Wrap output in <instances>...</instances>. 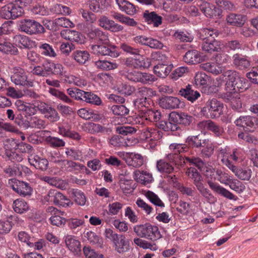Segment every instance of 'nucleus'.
Wrapping results in <instances>:
<instances>
[{"mask_svg": "<svg viewBox=\"0 0 258 258\" xmlns=\"http://www.w3.org/2000/svg\"><path fill=\"white\" fill-rule=\"evenodd\" d=\"M186 173L192 180L193 183L202 196L208 200L214 198V196L210 190L205 187L203 183V178L201 174L195 168H188L186 171Z\"/></svg>", "mask_w": 258, "mask_h": 258, "instance_id": "1", "label": "nucleus"}, {"mask_svg": "<svg viewBox=\"0 0 258 258\" xmlns=\"http://www.w3.org/2000/svg\"><path fill=\"white\" fill-rule=\"evenodd\" d=\"M19 30L28 35H39L45 32L44 27L38 22L31 19L21 20L18 24Z\"/></svg>", "mask_w": 258, "mask_h": 258, "instance_id": "2", "label": "nucleus"}, {"mask_svg": "<svg viewBox=\"0 0 258 258\" xmlns=\"http://www.w3.org/2000/svg\"><path fill=\"white\" fill-rule=\"evenodd\" d=\"M134 231L138 236L153 241L161 237L158 227L149 223L136 226L134 227Z\"/></svg>", "mask_w": 258, "mask_h": 258, "instance_id": "3", "label": "nucleus"}, {"mask_svg": "<svg viewBox=\"0 0 258 258\" xmlns=\"http://www.w3.org/2000/svg\"><path fill=\"white\" fill-rule=\"evenodd\" d=\"M224 104L217 99L209 100L201 109V112L207 118H215L223 114Z\"/></svg>", "mask_w": 258, "mask_h": 258, "instance_id": "4", "label": "nucleus"}, {"mask_svg": "<svg viewBox=\"0 0 258 258\" xmlns=\"http://www.w3.org/2000/svg\"><path fill=\"white\" fill-rule=\"evenodd\" d=\"M8 185L17 194L22 197H29L33 192V188L29 183L16 178L10 179Z\"/></svg>", "mask_w": 258, "mask_h": 258, "instance_id": "5", "label": "nucleus"}, {"mask_svg": "<svg viewBox=\"0 0 258 258\" xmlns=\"http://www.w3.org/2000/svg\"><path fill=\"white\" fill-rule=\"evenodd\" d=\"M11 80L17 85L28 87L33 86V81L28 79L25 71L19 66L14 68L13 75L11 76Z\"/></svg>", "mask_w": 258, "mask_h": 258, "instance_id": "6", "label": "nucleus"}, {"mask_svg": "<svg viewBox=\"0 0 258 258\" xmlns=\"http://www.w3.org/2000/svg\"><path fill=\"white\" fill-rule=\"evenodd\" d=\"M23 13V9L18 4L10 3L2 7L1 15L7 20L15 19L22 16Z\"/></svg>", "mask_w": 258, "mask_h": 258, "instance_id": "7", "label": "nucleus"}, {"mask_svg": "<svg viewBox=\"0 0 258 258\" xmlns=\"http://www.w3.org/2000/svg\"><path fill=\"white\" fill-rule=\"evenodd\" d=\"M45 200L49 202H52L56 205L63 207L68 206L70 200L61 192L55 189H50L45 197Z\"/></svg>", "mask_w": 258, "mask_h": 258, "instance_id": "8", "label": "nucleus"}, {"mask_svg": "<svg viewBox=\"0 0 258 258\" xmlns=\"http://www.w3.org/2000/svg\"><path fill=\"white\" fill-rule=\"evenodd\" d=\"M218 156L221 158L223 164L229 168L233 165L232 160L236 162L238 160L236 152L234 151L231 154L230 149L227 146L219 149Z\"/></svg>", "mask_w": 258, "mask_h": 258, "instance_id": "9", "label": "nucleus"}, {"mask_svg": "<svg viewBox=\"0 0 258 258\" xmlns=\"http://www.w3.org/2000/svg\"><path fill=\"white\" fill-rule=\"evenodd\" d=\"M92 52L97 55H109L111 57H116L119 53L114 50L116 46L113 45L112 48L113 50L106 47L105 45H90L89 46Z\"/></svg>", "mask_w": 258, "mask_h": 258, "instance_id": "10", "label": "nucleus"}, {"mask_svg": "<svg viewBox=\"0 0 258 258\" xmlns=\"http://www.w3.org/2000/svg\"><path fill=\"white\" fill-rule=\"evenodd\" d=\"M200 9L204 15L209 18H214L220 17L221 10L214 5L204 2L200 5Z\"/></svg>", "mask_w": 258, "mask_h": 258, "instance_id": "11", "label": "nucleus"}, {"mask_svg": "<svg viewBox=\"0 0 258 258\" xmlns=\"http://www.w3.org/2000/svg\"><path fill=\"white\" fill-rule=\"evenodd\" d=\"M185 62L190 64H197L207 60V57L202 55L196 50H191L187 51L183 57Z\"/></svg>", "mask_w": 258, "mask_h": 258, "instance_id": "12", "label": "nucleus"}, {"mask_svg": "<svg viewBox=\"0 0 258 258\" xmlns=\"http://www.w3.org/2000/svg\"><path fill=\"white\" fill-rule=\"evenodd\" d=\"M98 22L99 26L111 32H117L123 29V26L115 23L113 20H109L105 16H101Z\"/></svg>", "mask_w": 258, "mask_h": 258, "instance_id": "13", "label": "nucleus"}, {"mask_svg": "<svg viewBox=\"0 0 258 258\" xmlns=\"http://www.w3.org/2000/svg\"><path fill=\"white\" fill-rule=\"evenodd\" d=\"M61 36L66 40L83 44L85 42L84 37L78 31L70 29H63L60 32Z\"/></svg>", "mask_w": 258, "mask_h": 258, "instance_id": "14", "label": "nucleus"}, {"mask_svg": "<svg viewBox=\"0 0 258 258\" xmlns=\"http://www.w3.org/2000/svg\"><path fill=\"white\" fill-rule=\"evenodd\" d=\"M142 136L146 140L158 141L162 138L163 133L156 127H147L143 130Z\"/></svg>", "mask_w": 258, "mask_h": 258, "instance_id": "15", "label": "nucleus"}, {"mask_svg": "<svg viewBox=\"0 0 258 258\" xmlns=\"http://www.w3.org/2000/svg\"><path fill=\"white\" fill-rule=\"evenodd\" d=\"M64 240L66 247L75 254L81 251V243L76 236L67 235L64 236Z\"/></svg>", "mask_w": 258, "mask_h": 258, "instance_id": "16", "label": "nucleus"}, {"mask_svg": "<svg viewBox=\"0 0 258 258\" xmlns=\"http://www.w3.org/2000/svg\"><path fill=\"white\" fill-rule=\"evenodd\" d=\"M143 17L145 22L149 25L152 24L155 27H158L162 23V17L158 15L155 12L146 10L143 13Z\"/></svg>", "mask_w": 258, "mask_h": 258, "instance_id": "17", "label": "nucleus"}, {"mask_svg": "<svg viewBox=\"0 0 258 258\" xmlns=\"http://www.w3.org/2000/svg\"><path fill=\"white\" fill-rule=\"evenodd\" d=\"M207 183L210 188L215 192L229 200L235 199V196L230 191L222 187L216 182H213L211 180H208Z\"/></svg>", "mask_w": 258, "mask_h": 258, "instance_id": "18", "label": "nucleus"}, {"mask_svg": "<svg viewBox=\"0 0 258 258\" xmlns=\"http://www.w3.org/2000/svg\"><path fill=\"white\" fill-rule=\"evenodd\" d=\"M224 98L226 102L230 103V106L233 110L239 111L242 108V100L239 94L237 93L225 94Z\"/></svg>", "mask_w": 258, "mask_h": 258, "instance_id": "19", "label": "nucleus"}, {"mask_svg": "<svg viewBox=\"0 0 258 258\" xmlns=\"http://www.w3.org/2000/svg\"><path fill=\"white\" fill-rule=\"evenodd\" d=\"M159 104L163 108L172 109L179 108L180 101L177 97L165 96L160 99Z\"/></svg>", "mask_w": 258, "mask_h": 258, "instance_id": "20", "label": "nucleus"}, {"mask_svg": "<svg viewBox=\"0 0 258 258\" xmlns=\"http://www.w3.org/2000/svg\"><path fill=\"white\" fill-rule=\"evenodd\" d=\"M84 131L93 135L104 133L108 132V128L98 123L87 122L82 125Z\"/></svg>", "mask_w": 258, "mask_h": 258, "instance_id": "21", "label": "nucleus"}, {"mask_svg": "<svg viewBox=\"0 0 258 258\" xmlns=\"http://www.w3.org/2000/svg\"><path fill=\"white\" fill-rule=\"evenodd\" d=\"M255 118L249 115L240 116L235 121L237 126L242 127L245 130L251 131L254 126Z\"/></svg>", "mask_w": 258, "mask_h": 258, "instance_id": "22", "label": "nucleus"}, {"mask_svg": "<svg viewBox=\"0 0 258 258\" xmlns=\"http://www.w3.org/2000/svg\"><path fill=\"white\" fill-rule=\"evenodd\" d=\"M235 75L236 71L232 70H227L224 72L223 75L227 77V80L225 84V90L227 91L226 94H233L237 91L234 84Z\"/></svg>", "mask_w": 258, "mask_h": 258, "instance_id": "23", "label": "nucleus"}, {"mask_svg": "<svg viewBox=\"0 0 258 258\" xmlns=\"http://www.w3.org/2000/svg\"><path fill=\"white\" fill-rule=\"evenodd\" d=\"M28 161L36 168L45 171L47 169L48 161L44 158H41L38 155L31 154L28 156Z\"/></svg>", "mask_w": 258, "mask_h": 258, "instance_id": "24", "label": "nucleus"}, {"mask_svg": "<svg viewBox=\"0 0 258 258\" xmlns=\"http://www.w3.org/2000/svg\"><path fill=\"white\" fill-rule=\"evenodd\" d=\"M169 120L173 121V122L187 125L190 123L192 117L185 113H179L173 112L169 115Z\"/></svg>", "mask_w": 258, "mask_h": 258, "instance_id": "25", "label": "nucleus"}, {"mask_svg": "<svg viewBox=\"0 0 258 258\" xmlns=\"http://www.w3.org/2000/svg\"><path fill=\"white\" fill-rule=\"evenodd\" d=\"M245 16L243 15L230 13L226 16V21L229 25L240 27L245 23Z\"/></svg>", "mask_w": 258, "mask_h": 258, "instance_id": "26", "label": "nucleus"}, {"mask_svg": "<svg viewBox=\"0 0 258 258\" xmlns=\"http://www.w3.org/2000/svg\"><path fill=\"white\" fill-rule=\"evenodd\" d=\"M202 49L203 51L208 52L213 51H219L221 49L220 42L214 39L203 38V42L202 44Z\"/></svg>", "mask_w": 258, "mask_h": 258, "instance_id": "27", "label": "nucleus"}, {"mask_svg": "<svg viewBox=\"0 0 258 258\" xmlns=\"http://www.w3.org/2000/svg\"><path fill=\"white\" fill-rule=\"evenodd\" d=\"M179 94L191 102H194L201 96L197 91L192 89L190 85H187L185 88H181L179 91Z\"/></svg>", "mask_w": 258, "mask_h": 258, "instance_id": "28", "label": "nucleus"}, {"mask_svg": "<svg viewBox=\"0 0 258 258\" xmlns=\"http://www.w3.org/2000/svg\"><path fill=\"white\" fill-rule=\"evenodd\" d=\"M133 177L136 181L144 185L151 183L153 179L151 173L140 170L134 172Z\"/></svg>", "mask_w": 258, "mask_h": 258, "instance_id": "29", "label": "nucleus"}, {"mask_svg": "<svg viewBox=\"0 0 258 258\" xmlns=\"http://www.w3.org/2000/svg\"><path fill=\"white\" fill-rule=\"evenodd\" d=\"M125 161L129 166L137 168L141 167L144 163L143 157L139 154L127 153Z\"/></svg>", "mask_w": 258, "mask_h": 258, "instance_id": "30", "label": "nucleus"}, {"mask_svg": "<svg viewBox=\"0 0 258 258\" xmlns=\"http://www.w3.org/2000/svg\"><path fill=\"white\" fill-rule=\"evenodd\" d=\"M119 9L128 15H134L137 12L136 6L126 0H115Z\"/></svg>", "mask_w": 258, "mask_h": 258, "instance_id": "31", "label": "nucleus"}, {"mask_svg": "<svg viewBox=\"0 0 258 258\" xmlns=\"http://www.w3.org/2000/svg\"><path fill=\"white\" fill-rule=\"evenodd\" d=\"M113 243L115 245V249L120 253L129 250V242L123 235H119Z\"/></svg>", "mask_w": 258, "mask_h": 258, "instance_id": "32", "label": "nucleus"}, {"mask_svg": "<svg viewBox=\"0 0 258 258\" xmlns=\"http://www.w3.org/2000/svg\"><path fill=\"white\" fill-rule=\"evenodd\" d=\"M136 67L133 66H126V67L120 72L121 75L124 76L129 80L138 82L140 72L137 71Z\"/></svg>", "mask_w": 258, "mask_h": 258, "instance_id": "33", "label": "nucleus"}, {"mask_svg": "<svg viewBox=\"0 0 258 258\" xmlns=\"http://www.w3.org/2000/svg\"><path fill=\"white\" fill-rule=\"evenodd\" d=\"M13 42L17 46L21 48H26L32 47V43L35 42L30 40L28 37L20 34L16 35L14 36Z\"/></svg>", "mask_w": 258, "mask_h": 258, "instance_id": "34", "label": "nucleus"}, {"mask_svg": "<svg viewBox=\"0 0 258 258\" xmlns=\"http://www.w3.org/2000/svg\"><path fill=\"white\" fill-rule=\"evenodd\" d=\"M200 125L212 132L216 136H220L223 133V128L211 120L203 121L200 123Z\"/></svg>", "mask_w": 258, "mask_h": 258, "instance_id": "35", "label": "nucleus"}, {"mask_svg": "<svg viewBox=\"0 0 258 258\" xmlns=\"http://www.w3.org/2000/svg\"><path fill=\"white\" fill-rule=\"evenodd\" d=\"M28 128H34L40 130L46 127L45 121L37 115L28 117Z\"/></svg>", "mask_w": 258, "mask_h": 258, "instance_id": "36", "label": "nucleus"}, {"mask_svg": "<svg viewBox=\"0 0 258 258\" xmlns=\"http://www.w3.org/2000/svg\"><path fill=\"white\" fill-rule=\"evenodd\" d=\"M210 83V78L203 72L197 73L195 77V83L196 85L202 88H206Z\"/></svg>", "mask_w": 258, "mask_h": 258, "instance_id": "37", "label": "nucleus"}, {"mask_svg": "<svg viewBox=\"0 0 258 258\" xmlns=\"http://www.w3.org/2000/svg\"><path fill=\"white\" fill-rule=\"evenodd\" d=\"M88 37L104 44L108 41V37L106 33L98 28L91 30L88 33Z\"/></svg>", "mask_w": 258, "mask_h": 258, "instance_id": "38", "label": "nucleus"}, {"mask_svg": "<svg viewBox=\"0 0 258 258\" xmlns=\"http://www.w3.org/2000/svg\"><path fill=\"white\" fill-rule=\"evenodd\" d=\"M40 178L41 180L46 182L50 185L55 186L60 189L66 188V182L58 177L44 176H41Z\"/></svg>", "mask_w": 258, "mask_h": 258, "instance_id": "39", "label": "nucleus"}, {"mask_svg": "<svg viewBox=\"0 0 258 258\" xmlns=\"http://www.w3.org/2000/svg\"><path fill=\"white\" fill-rule=\"evenodd\" d=\"M186 142L191 145L193 147H205L209 142L208 139H202L200 135L194 136L187 137Z\"/></svg>", "mask_w": 258, "mask_h": 258, "instance_id": "40", "label": "nucleus"}, {"mask_svg": "<svg viewBox=\"0 0 258 258\" xmlns=\"http://www.w3.org/2000/svg\"><path fill=\"white\" fill-rule=\"evenodd\" d=\"M0 51L15 54L18 52V49L5 38L0 37Z\"/></svg>", "mask_w": 258, "mask_h": 258, "instance_id": "41", "label": "nucleus"}, {"mask_svg": "<svg viewBox=\"0 0 258 258\" xmlns=\"http://www.w3.org/2000/svg\"><path fill=\"white\" fill-rule=\"evenodd\" d=\"M235 175L239 179L243 180H248L251 177L250 169H238L236 166L233 165L229 168Z\"/></svg>", "mask_w": 258, "mask_h": 258, "instance_id": "42", "label": "nucleus"}, {"mask_svg": "<svg viewBox=\"0 0 258 258\" xmlns=\"http://www.w3.org/2000/svg\"><path fill=\"white\" fill-rule=\"evenodd\" d=\"M13 208L15 212L23 214L29 210V206L24 200L19 199L14 201Z\"/></svg>", "mask_w": 258, "mask_h": 258, "instance_id": "43", "label": "nucleus"}, {"mask_svg": "<svg viewBox=\"0 0 258 258\" xmlns=\"http://www.w3.org/2000/svg\"><path fill=\"white\" fill-rule=\"evenodd\" d=\"M144 112V119L147 120L148 123L157 122L160 119L161 112L157 110L148 109Z\"/></svg>", "mask_w": 258, "mask_h": 258, "instance_id": "44", "label": "nucleus"}, {"mask_svg": "<svg viewBox=\"0 0 258 258\" xmlns=\"http://www.w3.org/2000/svg\"><path fill=\"white\" fill-rule=\"evenodd\" d=\"M216 177L214 178V179L217 180L220 183L225 185H227L232 177L227 172L221 169H217L216 170Z\"/></svg>", "mask_w": 258, "mask_h": 258, "instance_id": "45", "label": "nucleus"}, {"mask_svg": "<svg viewBox=\"0 0 258 258\" xmlns=\"http://www.w3.org/2000/svg\"><path fill=\"white\" fill-rule=\"evenodd\" d=\"M157 168L160 172L167 173H171L174 170L173 165L165 159L157 162Z\"/></svg>", "mask_w": 258, "mask_h": 258, "instance_id": "46", "label": "nucleus"}, {"mask_svg": "<svg viewBox=\"0 0 258 258\" xmlns=\"http://www.w3.org/2000/svg\"><path fill=\"white\" fill-rule=\"evenodd\" d=\"M121 189L125 194L133 192L136 188V184L131 180H121L119 182Z\"/></svg>", "mask_w": 258, "mask_h": 258, "instance_id": "47", "label": "nucleus"}, {"mask_svg": "<svg viewBox=\"0 0 258 258\" xmlns=\"http://www.w3.org/2000/svg\"><path fill=\"white\" fill-rule=\"evenodd\" d=\"M173 66H154V72L157 76L165 78L171 71Z\"/></svg>", "mask_w": 258, "mask_h": 258, "instance_id": "48", "label": "nucleus"}, {"mask_svg": "<svg viewBox=\"0 0 258 258\" xmlns=\"http://www.w3.org/2000/svg\"><path fill=\"white\" fill-rule=\"evenodd\" d=\"M44 117L51 122H56L59 119V115L56 110L49 105L43 114Z\"/></svg>", "mask_w": 258, "mask_h": 258, "instance_id": "49", "label": "nucleus"}, {"mask_svg": "<svg viewBox=\"0 0 258 258\" xmlns=\"http://www.w3.org/2000/svg\"><path fill=\"white\" fill-rule=\"evenodd\" d=\"M185 162L188 163L190 165H192L197 167L200 171L204 170L205 168L206 163L199 157H186Z\"/></svg>", "mask_w": 258, "mask_h": 258, "instance_id": "50", "label": "nucleus"}, {"mask_svg": "<svg viewBox=\"0 0 258 258\" xmlns=\"http://www.w3.org/2000/svg\"><path fill=\"white\" fill-rule=\"evenodd\" d=\"M236 77L234 80L235 88L236 90L242 91L243 90H246L248 87V82L244 78L240 77L238 74L236 72Z\"/></svg>", "mask_w": 258, "mask_h": 258, "instance_id": "51", "label": "nucleus"}, {"mask_svg": "<svg viewBox=\"0 0 258 258\" xmlns=\"http://www.w3.org/2000/svg\"><path fill=\"white\" fill-rule=\"evenodd\" d=\"M227 185H229V187L238 193L242 192L245 189L244 184L239 180L236 179H230V181L228 182Z\"/></svg>", "mask_w": 258, "mask_h": 258, "instance_id": "52", "label": "nucleus"}, {"mask_svg": "<svg viewBox=\"0 0 258 258\" xmlns=\"http://www.w3.org/2000/svg\"><path fill=\"white\" fill-rule=\"evenodd\" d=\"M73 57L79 63H85L89 59L90 54L87 51H77L73 54Z\"/></svg>", "mask_w": 258, "mask_h": 258, "instance_id": "53", "label": "nucleus"}, {"mask_svg": "<svg viewBox=\"0 0 258 258\" xmlns=\"http://www.w3.org/2000/svg\"><path fill=\"white\" fill-rule=\"evenodd\" d=\"M72 195L73 198L76 204L80 206L85 205L86 198L82 191L78 189H73Z\"/></svg>", "mask_w": 258, "mask_h": 258, "instance_id": "54", "label": "nucleus"}, {"mask_svg": "<svg viewBox=\"0 0 258 258\" xmlns=\"http://www.w3.org/2000/svg\"><path fill=\"white\" fill-rule=\"evenodd\" d=\"M200 34L203 36H205V38H206V39H208V38L210 37H211L212 39H214L219 36L220 32L219 30L213 28H205L201 30Z\"/></svg>", "mask_w": 258, "mask_h": 258, "instance_id": "55", "label": "nucleus"}, {"mask_svg": "<svg viewBox=\"0 0 258 258\" xmlns=\"http://www.w3.org/2000/svg\"><path fill=\"white\" fill-rule=\"evenodd\" d=\"M14 224L9 219L0 220V234H6L11 230Z\"/></svg>", "mask_w": 258, "mask_h": 258, "instance_id": "56", "label": "nucleus"}, {"mask_svg": "<svg viewBox=\"0 0 258 258\" xmlns=\"http://www.w3.org/2000/svg\"><path fill=\"white\" fill-rule=\"evenodd\" d=\"M49 92L53 96L59 98L62 101L68 104H72L73 101L68 97L64 93L59 91L54 88H50Z\"/></svg>", "mask_w": 258, "mask_h": 258, "instance_id": "57", "label": "nucleus"}, {"mask_svg": "<svg viewBox=\"0 0 258 258\" xmlns=\"http://www.w3.org/2000/svg\"><path fill=\"white\" fill-rule=\"evenodd\" d=\"M39 48L41 53L45 56L54 57L56 55L52 46L50 45L49 44H41L39 46Z\"/></svg>", "mask_w": 258, "mask_h": 258, "instance_id": "58", "label": "nucleus"}, {"mask_svg": "<svg viewBox=\"0 0 258 258\" xmlns=\"http://www.w3.org/2000/svg\"><path fill=\"white\" fill-rule=\"evenodd\" d=\"M116 90L121 94L129 96L135 91V88L130 85L122 84L117 87Z\"/></svg>", "mask_w": 258, "mask_h": 258, "instance_id": "59", "label": "nucleus"}, {"mask_svg": "<svg viewBox=\"0 0 258 258\" xmlns=\"http://www.w3.org/2000/svg\"><path fill=\"white\" fill-rule=\"evenodd\" d=\"M145 196L154 205L161 207L164 206V203L153 192L148 190L145 193Z\"/></svg>", "mask_w": 258, "mask_h": 258, "instance_id": "60", "label": "nucleus"}, {"mask_svg": "<svg viewBox=\"0 0 258 258\" xmlns=\"http://www.w3.org/2000/svg\"><path fill=\"white\" fill-rule=\"evenodd\" d=\"M154 95V92L151 89L142 87L139 88L136 93L137 97L149 99V97Z\"/></svg>", "mask_w": 258, "mask_h": 258, "instance_id": "61", "label": "nucleus"}, {"mask_svg": "<svg viewBox=\"0 0 258 258\" xmlns=\"http://www.w3.org/2000/svg\"><path fill=\"white\" fill-rule=\"evenodd\" d=\"M67 156L75 160H81L83 158L82 152L74 148H66L65 152Z\"/></svg>", "mask_w": 258, "mask_h": 258, "instance_id": "62", "label": "nucleus"}, {"mask_svg": "<svg viewBox=\"0 0 258 258\" xmlns=\"http://www.w3.org/2000/svg\"><path fill=\"white\" fill-rule=\"evenodd\" d=\"M19 143L18 140L13 138L7 139L4 143V148L6 150L12 152L13 150H15L18 149Z\"/></svg>", "mask_w": 258, "mask_h": 258, "instance_id": "63", "label": "nucleus"}, {"mask_svg": "<svg viewBox=\"0 0 258 258\" xmlns=\"http://www.w3.org/2000/svg\"><path fill=\"white\" fill-rule=\"evenodd\" d=\"M33 74L46 76L51 74V71L48 69V66H36L33 70Z\"/></svg>", "mask_w": 258, "mask_h": 258, "instance_id": "64", "label": "nucleus"}]
</instances>
